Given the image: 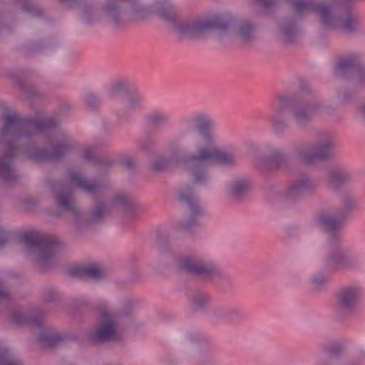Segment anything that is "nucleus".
I'll list each match as a JSON object with an SVG mask.
<instances>
[{"label":"nucleus","mask_w":365,"mask_h":365,"mask_svg":"<svg viewBox=\"0 0 365 365\" xmlns=\"http://www.w3.org/2000/svg\"><path fill=\"white\" fill-rule=\"evenodd\" d=\"M4 121L0 144L6 153L0 157V178L8 185L14 184L18 178L11 163L19 150H24L34 162L57 163L74 148L71 140L55 130L58 121L52 117L24 118L16 113H6Z\"/></svg>","instance_id":"1"},{"label":"nucleus","mask_w":365,"mask_h":365,"mask_svg":"<svg viewBox=\"0 0 365 365\" xmlns=\"http://www.w3.org/2000/svg\"><path fill=\"white\" fill-rule=\"evenodd\" d=\"M179 125L182 146L175 143L170 145V160L180 165L194 183L205 185L210 180L208 167L211 164L235 165L236 156L234 153L202 145V139L208 143H213L211 130L215 122L209 114L200 113L183 117Z\"/></svg>","instance_id":"2"},{"label":"nucleus","mask_w":365,"mask_h":365,"mask_svg":"<svg viewBox=\"0 0 365 365\" xmlns=\"http://www.w3.org/2000/svg\"><path fill=\"white\" fill-rule=\"evenodd\" d=\"M294 14L281 19L278 23L279 31L284 43H294L299 36V29L297 20L313 12L317 14L322 24L329 29H339L349 36L364 33L361 16L351 9H347L343 14L337 16L334 7L316 0H290Z\"/></svg>","instance_id":"3"},{"label":"nucleus","mask_w":365,"mask_h":365,"mask_svg":"<svg viewBox=\"0 0 365 365\" xmlns=\"http://www.w3.org/2000/svg\"><path fill=\"white\" fill-rule=\"evenodd\" d=\"M48 185L54 193V199L58 209L71 212L75 217L78 227L85 224L102 221L111 210L113 206L120 207L129 217H134L140 211V206L130 195L118 192L113 198L110 204L103 201L95 203L94 207L86 215L81 214L74 206L73 202V191L70 185L64 181H51Z\"/></svg>","instance_id":"4"},{"label":"nucleus","mask_w":365,"mask_h":365,"mask_svg":"<svg viewBox=\"0 0 365 365\" xmlns=\"http://www.w3.org/2000/svg\"><path fill=\"white\" fill-rule=\"evenodd\" d=\"M155 11L158 15L182 36L189 38H200L207 31L219 30L227 31L234 24V19L229 16H218L212 19L194 21H184L179 24L176 23L178 14L175 7L167 0H160L155 2Z\"/></svg>","instance_id":"5"},{"label":"nucleus","mask_w":365,"mask_h":365,"mask_svg":"<svg viewBox=\"0 0 365 365\" xmlns=\"http://www.w3.org/2000/svg\"><path fill=\"white\" fill-rule=\"evenodd\" d=\"M104 11L116 26H123L129 21L143 19L149 14V10L138 0H108Z\"/></svg>","instance_id":"6"},{"label":"nucleus","mask_w":365,"mask_h":365,"mask_svg":"<svg viewBox=\"0 0 365 365\" xmlns=\"http://www.w3.org/2000/svg\"><path fill=\"white\" fill-rule=\"evenodd\" d=\"M26 248L36 255L37 262L43 268L49 267L59 249L58 241L36 232H26L20 235Z\"/></svg>","instance_id":"7"},{"label":"nucleus","mask_w":365,"mask_h":365,"mask_svg":"<svg viewBox=\"0 0 365 365\" xmlns=\"http://www.w3.org/2000/svg\"><path fill=\"white\" fill-rule=\"evenodd\" d=\"M278 100L289 108L293 120L299 127H305L315 117L327 110V106L322 101L295 100L289 96H279Z\"/></svg>","instance_id":"8"},{"label":"nucleus","mask_w":365,"mask_h":365,"mask_svg":"<svg viewBox=\"0 0 365 365\" xmlns=\"http://www.w3.org/2000/svg\"><path fill=\"white\" fill-rule=\"evenodd\" d=\"M362 289L358 285H345L335 294L333 314L338 321L349 319L356 311L361 302Z\"/></svg>","instance_id":"9"},{"label":"nucleus","mask_w":365,"mask_h":365,"mask_svg":"<svg viewBox=\"0 0 365 365\" xmlns=\"http://www.w3.org/2000/svg\"><path fill=\"white\" fill-rule=\"evenodd\" d=\"M328 254L326 258V265L330 270L352 269L360 264V259L349 249L344 247L341 240H338L333 237L327 241Z\"/></svg>","instance_id":"10"},{"label":"nucleus","mask_w":365,"mask_h":365,"mask_svg":"<svg viewBox=\"0 0 365 365\" xmlns=\"http://www.w3.org/2000/svg\"><path fill=\"white\" fill-rule=\"evenodd\" d=\"M99 312L98 327L88 333V341L99 344L119 340L117 316L113 314L106 305L100 307Z\"/></svg>","instance_id":"11"},{"label":"nucleus","mask_w":365,"mask_h":365,"mask_svg":"<svg viewBox=\"0 0 365 365\" xmlns=\"http://www.w3.org/2000/svg\"><path fill=\"white\" fill-rule=\"evenodd\" d=\"M178 267L189 274L202 279H215L222 277L219 267L212 262L199 256H185L178 262Z\"/></svg>","instance_id":"12"},{"label":"nucleus","mask_w":365,"mask_h":365,"mask_svg":"<svg viewBox=\"0 0 365 365\" xmlns=\"http://www.w3.org/2000/svg\"><path fill=\"white\" fill-rule=\"evenodd\" d=\"M333 145L332 140L327 137L316 143L312 148L299 149L297 157L306 163L329 159L334 156L331 152Z\"/></svg>","instance_id":"13"},{"label":"nucleus","mask_w":365,"mask_h":365,"mask_svg":"<svg viewBox=\"0 0 365 365\" xmlns=\"http://www.w3.org/2000/svg\"><path fill=\"white\" fill-rule=\"evenodd\" d=\"M180 200L185 203L190 210V217L180 223L184 230H190L198 225L197 217L204 215L205 212L199 205L190 185H187L180 192Z\"/></svg>","instance_id":"14"},{"label":"nucleus","mask_w":365,"mask_h":365,"mask_svg":"<svg viewBox=\"0 0 365 365\" xmlns=\"http://www.w3.org/2000/svg\"><path fill=\"white\" fill-rule=\"evenodd\" d=\"M361 57L359 53L352 51L340 56L333 66V75L338 78H349L356 72Z\"/></svg>","instance_id":"15"},{"label":"nucleus","mask_w":365,"mask_h":365,"mask_svg":"<svg viewBox=\"0 0 365 365\" xmlns=\"http://www.w3.org/2000/svg\"><path fill=\"white\" fill-rule=\"evenodd\" d=\"M68 175L74 187L90 195L101 193L108 187V183L106 181L89 180L75 169L68 170Z\"/></svg>","instance_id":"16"},{"label":"nucleus","mask_w":365,"mask_h":365,"mask_svg":"<svg viewBox=\"0 0 365 365\" xmlns=\"http://www.w3.org/2000/svg\"><path fill=\"white\" fill-rule=\"evenodd\" d=\"M286 165L285 156L277 148L269 146L266 155L258 160L257 166L262 172L277 170Z\"/></svg>","instance_id":"17"},{"label":"nucleus","mask_w":365,"mask_h":365,"mask_svg":"<svg viewBox=\"0 0 365 365\" xmlns=\"http://www.w3.org/2000/svg\"><path fill=\"white\" fill-rule=\"evenodd\" d=\"M344 219L338 216L329 214H321L317 218V225L328 234L327 241L333 237H336L338 240H341L340 230Z\"/></svg>","instance_id":"18"},{"label":"nucleus","mask_w":365,"mask_h":365,"mask_svg":"<svg viewBox=\"0 0 365 365\" xmlns=\"http://www.w3.org/2000/svg\"><path fill=\"white\" fill-rule=\"evenodd\" d=\"M211 316L217 322L236 324L244 319L243 313L240 309L230 307H215Z\"/></svg>","instance_id":"19"},{"label":"nucleus","mask_w":365,"mask_h":365,"mask_svg":"<svg viewBox=\"0 0 365 365\" xmlns=\"http://www.w3.org/2000/svg\"><path fill=\"white\" fill-rule=\"evenodd\" d=\"M11 317L17 325H28L40 328L43 325L44 314L41 311L25 313L21 310L14 309L11 313Z\"/></svg>","instance_id":"20"},{"label":"nucleus","mask_w":365,"mask_h":365,"mask_svg":"<svg viewBox=\"0 0 365 365\" xmlns=\"http://www.w3.org/2000/svg\"><path fill=\"white\" fill-rule=\"evenodd\" d=\"M114 91L125 94L126 115L131 114L134 110L141 108L143 96L135 91H128L125 83H117L114 87Z\"/></svg>","instance_id":"21"},{"label":"nucleus","mask_w":365,"mask_h":365,"mask_svg":"<svg viewBox=\"0 0 365 365\" xmlns=\"http://www.w3.org/2000/svg\"><path fill=\"white\" fill-rule=\"evenodd\" d=\"M256 33V24L249 19H242L236 24L235 34L244 42L247 43L253 41Z\"/></svg>","instance_id":"22"},{"label":"nucleus","mask_w":365,"mask_h":365,"mask_svg":"<svg viewBox=\"0 0 365 365\" xmlns=\"http://www.w3.org/2000/svg\"><path fill=\"white\" fill-rule=\"evenodd\" d=\"M71 274L75 277H87L95 280L101 279L103 275L101 269L96 264H88L74 267L71 270Z\"/></svg>","instance_id":"23"},{"label":"nucleus","mask_w":365,"mask_h":365,"mask_svg":"<svg viewBox=\"0 0 365 365\" xmlns=\"http://www.w3.org/2000/svg\"><path fill=\"white\" fill-rule=\"evenodd\" d=\"M285 108V104H282L279 100L274 108V113L272 117V125L274 130L277 133H282L288 126L287 120L283 116Z\"/></svg>","instance_id":"24"},{"label":"nucleus","mask_w":365,"mask_h":365,"mask_svg":"<svg viewBox=\"0 0 365 365\" xmlns=\"http://www.w3.org/2000/svg\"><path fill=\"white\" fill-rule=\"evenodd\" d=\"M294 180L306 195H311L317 190L318 184L316 180L307 173H300Z\"/></svg>","instance_id":"25"},{"label":"nucleus","mask_w":365,"mask_h":365,"mask_svg":"<svg viewBox=\"0 0 365 365\" xmlns=\"http://www.w3.org/2000/svg\"><path fill=\"white\" fill-rule=\"evenodd\" d=\"M250 183L247 180L237 179L233 180L229 185L228 190L231 197L235 200L242 199L248 192Z\"/></svg>","instance_id":"26"},{"label":"nucleus","mask_w":365,"mask_h":365,"mask_svg":"<svg viewBox=\"0 0 365 365\" xmlns=\"http://www.w3.org/2000/svg\"><path fill=\"white\" fill-rule=\"evenodd\" d=\"M190 301L195 310L202 311L209 307L212 298L209 294L205 292L195 291L192 293Z\"/></svg>","instance_id":"27"},{"label":"nucleus","mask_w":365,"mask_h":365,"mask_svg":"<svg viewBox=\"0 0 365 365\" xmlns=\"http://www.w3.org/2000/svg\"><path fill=\"white\" fill-rule=\"evenodd\" d=\"M350 173L342 170H335L330 172L329 175V182L331 188L336 190L345 182L351 180Z\"/></svg>","instance_id":"28"},{"label":"nucleus","mask_w":365,"mask_h":365,"mask_svg":"<svg viewBox=\"0 0 365 365\" xmlns=\"http://www.w3.org/2000/svg\"><path fill=\"white\" fill-rule=\"evenodd\" d=\"M356 200L351 195H346L341 199V206L336 211L338 216L346 219L356 207Z\"/></svg>","instance_id":"29"},{"label":"nucleus","mask_w":365,"mask_h":365,"mask_svg":"<svg viewBox=\"0 0 365 365\" xmlns=\"http://www.w3.org/2000/svg\"><path fill=\"white\" fill-rule=\"evenodd\" d=\"M217 357L212 347L201 348L196 358V365H214L217 363Z\"/></svg>","instance_id":"30"},{"label":"nucleus","mask_w":365,"mask_h":365,"mask_svg":"<svg viewBox=\"0 0 365 365\" xmlns=\"http://www.w3.org/2000/svg\"><path fill=\"white\" fill-rule=\"evenodd\" d=\"M284 195L290 202L299 201L307 196L294 180L285 188Z\"/></svg>","instance_id":"31"},{"label":"nucleus","mask_w":365,"mask_h":365,"mask_svg":"<svg viewBox=\"0 0 365 365\" xmlns=\"http://www.w3.org/2000/svg\"><path fill=\"white\" fill-rule=\"evenodd\" d=\"M65 339L61 335L55 334H41L38 336V342L48 347H56L61 345Z\"/></svg>","instance_id":"32"},{"label":"nucleus","mask_w":365,"mask_h":365,"mask_svg":"<svg viewBox=\"0 0 365 365\" xmlns=\"http://www.w3.org/2000/svg\"><path fill=\"white\" fill-rule=\"evenodd\" d=\"M148 123L153 126H160L168 124L170 117L165 112L155 110L148 114L147 117Z\"/></svg>","instance_id":"33"},{"label":"nucleus","mask_w":365,"mask_h":365,"mask_svg":"<svg viewBox=\"0 0 365 365\" xmlns=\"http://www.w3.org/2000/svg\"><path fill=\"white\" fill-rule=\"evenodd\" d=\"M0 365H22L7 349H0Z\"/></svg>","instance_id":"34"},{"label":"nucleus","mask_w":365,"mask_h":365,"mask_svg":"<svg viewBox=\"0 0 365 365\" xmlns=\"http://www.w3.org/2000/svg\"><path fill=\"white\" fill-rule=\"evenodd\" d=\"M86 106L91 110L97 109L101 104V97L93 92H88L84 96Z\"/></svg>","instance_id":"35"},{"label":"nucleus","mask_w":365,"mask_h":365,"mask_svg":"<svg viewBox=\"0 0 365 365\" xmlns=\"http://www.w3.org/2000/svg\"><path fill=\"white\" fill-rule=\"evenodd\" d=\"M22 9L34 16L40 17L43 14V10L41 8L37 7L28 0H26V1L22 4Z\"/></svg>","instance_id":"36"},{"label":"nucleus","mask_w":365,"mask_h":365,"mask_svg":"<svg viewBox=\"0 0 365 365\" xmlns=\"http://www.w3.org/2000/svg\"><path fill=\"white\" fill-rule=\"evenodd\" d=\"M169 160L166 158L161 157L151 163V169L157 173L164 171L168 166Z\"/></svg>","instance_id":"37"},{"label":"nucleus","mask_w":365,"mask_h":365,"mask_svg":"<svg viewBox=\"0 0 365 365\" xmlns=\"http://www.w3.org/2000/svg\"><path fill=\"white\" fill-rule=\"evenodd\" d=\"M343 352V348L339 345H334L331 346L328 351L327 359H334L336 360V364L341 365V360L339 358Z\"/></svg>","instance_id":"38"},{"label":"nucleus","mask_w":365,"mask_h":365,"mask_svg":"<svg viewBox=\"0 0 365 365\" xmlns=\"http://www.w3.org/2000/svg\"><path fill=\"white\" fill-rule=\"evenodd\" d=\"M20 86L26 98H34L38 96V91L34 85L29 83H21Z\"/></svg>","instance_id":"39"},{"label":"nucleus","mask_w":365,"mask_h":365,"mask_svg":"<svg viewBox=\"0 0 365 365\" xmlns=\"http://www.w3.org/2000/svg\"><path fill=\"white\" fill-rule=\"evenodd\" d=\"M327 282L326 277L322 275H317L311 279L312 289L319 292L321 291Z\"/></svg>","instance_id":"40"},{"label":"nucleus","mask_w":365,"mask_h":365,"mask_svg":"<svg viewBox=\"0 0 365 365\" xmlns=\"http://www.w3.org/2000/svg\"><path fill=\"white\" fill-rule=\"evenodd\" d=\"M355 79L357 83L365 85V66L362 65L361 62L355 72Z\"/></svg>","instance_id":"41"},{"label":"nucleus","mask_w":365,"mask_h":365,"mask_svg":"<svg viewBox=\"0 0 365 365\" xmlns=\"http://www.w3.org/2000/svg\"><path fill=\"white\" fill-rule=\"evenodd\" d=\"M354 96V92L349 90L342 91L338 93V100L341 103L349 102Z\"/></svg>","instance_id":"42"},{"label":"nucleus","mask_w":365,"mask_h":365,"mask_svg":"<svg viewBox=\"0 0 365 365\" xmlns=\"http://www.w3.org/2000/svg\"><path fill=\"white\" fill-rule=\"evenodd\" d=\"M59 294L53 290H49L44 294L43 299L46 302H54L59 299Z\"/></svg>","instance_id":"43"},{"label":"nucleus","mask_w":365,"mask_h":365,"mask_svg":"<svg viewBox=\"0 0 365 365\" xmlns=\"http://www.w3.org/2000/svg\"><path fill=\"white\" fill-rule=\"evenodd\" d=\"M66 8L71 9L82 4V0H59Z\"/></svg>","instance_id":"44"},{"label":"nucleus","mask_w":365,"mask_h":365,"mask_svg":"<svg viewBox=\"0 0 365 365\" xmlns=\"http://www.w3.org/2000/svg\"><path fill=\"white\" fill-rule=\"evenodd\" d=\"M155 145V142L150 138H145L140 142V146L142 148L145 150H149L153 148Z\"/></svg>","instance_id":"45"},{"label":"nucleus","mask_w":365,"mask_h":365,"mask_svg":"<svg viewBox=\"0 0 365 365\" xmlns=\"http://www.w3.org/2000/svg\"><path fill=\"white\" fill-rule=\"evenodd\" d=\"M136 304H137V302L135 300L131 299H128L124 304V307H125L124 314L126 315H128L130 313L131 309L133 308H134Z\"/></svg>","instance_id":"46"},{"label":"nucleus","mask_w":365,"mask_h":365,"mask_svg":"<svg viewBox=\"0 0 365 365\" xmlns=\"http://www.w3.org/2000/svg\"><path fill=\"white\" fill-rule=\"evenodd\" d=\"M259 5L264 9H270L276 3V0H256Z\"/></svg>","instance_id":"47"},{"label":"nucleus","mask_w":365,"mask_h":365,"mask_svg":"<svg viewBox=\"0 0 365 365\" xmlns=\"http://www.w3.org/2000/svg\"><path fill=\"white\" fill-rule=\"evenodd\" d=\"M317 365H339L336 364L334 359H327L326 357L321 358L318 360Z\"/></svg>","instance_id":"48"},{"label":"nucleus","mask_w":365,"mask_h":365,"mask_svg":"<svg viewBox=\"0 0 365 365\" xmlns=\"http://www.w3.org/2000/svg\"><path fill=\"white\" fill-rule=\"evenodd\" d=\"M8 242L7 232L0 228V248L4 247Z\"/></svg>","instance_id":"49"},{"label":"nucleus","mask_w":365,"mask_h":365,"mask_svg":"<svg viewBox=\"0 0 365 365\" xmlns=\"http://www.w3.org/2000/svg\"><path fill=\"white\" fill-rule=\"evenodd\" d=\"M123 164L127 170H132L135 169V162L132 158L125 159Z\"/></svg>","instance_id":"50"},{"label":"nucleus","mask_w":365,"mask_h":365,"mask_svg":"<svg viewBox=\"0 0 365 365\" xmlns=\"http://www.w3.org/2000/svg\"><path fill=\"white\" fill-rule=\"evenodd\" d=\"M83 11V18H84L85 21L86 23H90L89 16H90V14L92 11L91 7V6H85L83 8V11Z\"/></svg>","instance_id":"51"},{"label":"nucleus","mask_w":365,"mask_h":365,"mask_svg":"<svg viewBox=\"0 0 365 365\" xmlns=\"http://www.w3.org/2000/svg\"><path fill=\"white\" fill-rule=\"evenodd\" d=\"M83 158L86 160H91L94 158V151L92 148H87L83 152Z\"/></svg>","instance_id":"52"},{"label":"nucleus","mask_w":365,"mask_h":365,"mask_svg":"<svg viewBox=\"0 0 365 365\" xmlns=\"http://www.w3.org/2000/svg\"><path fill=\"white\" fill-rule=\"evenodd\" d=\"M354 361L363 365V363L365 362V351H359Z\"/></svg>","instance_id":"53"},{"label":"nucleus","mask_w":365,"mask_h":365,"mask_svg":"<svg viewBox=\"0 0 365 365\" xmlns=\"http://www.w3.org/2000/svg\"><path fill=\"white\" fill-rule=\"evenodd\" d=\"M357 110L360 115H361L363 117H365V101L358 105Z\"/></svg>","instance_id":"54"},{"label":"nucleus","mask_w":365,"mask_h":365,"mask_svg":"<svg viewBox=\"0 0 365 365\" xmlns=\"http://www.w3.org/2000/svg\"><path fill=\"white\" fill-rule=\"evenodd\" d=\"M99 163L102 164V165L103 167H105L106 168H110L112 166V164L109 162H105V163L99 162Z\"/></svg>","instance_id":"55"},{"label":"nucleus","mask_w":365,"mask_h":365,"mask_svg":"<svg viewBox=\"0 0 365 365\" xmlns=\"http://www.w3.org/2000/svg\"><path fill=\"white\" fill-rule=\"evenodd\" d=\"M341 365H361L360 363H356V361H355L354 360L353 361H351L349 362H348L347 364H342V361L341 362Z\"/></svg>","instance_id":"56"},{"label":"nucleus","mask_w":365,"mask_h":365,"mask_svg":"<svg viewBox=\"0 0 365 365\" xmlns=\"http://www.w3.org/2000/svg\"><path fill=\"white\" fill-rule=\"evenodd\" d=\"M27 49H28V51H29V52L37 51V48L34 46H29V47H28Z\"/></svg>","instance_id":"57"}]
</instances>
